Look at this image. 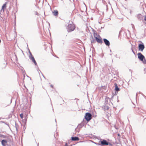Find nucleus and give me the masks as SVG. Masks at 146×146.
I'll return each instance as SVG.
<instances>
[{
    "label": "nucleus",
    "instance_id": "1",
    "mask_svg": "<svg viewBox=\"0 0 146 146\" xmlns=\"http://www.w3.org/2000/svg\"><path fill=\"white\" fill-rule=\"evenodd\" d=\"M137 55L138 59L144 64H146V60L145 56L141 52H138Z\"/></svg>",
    "mask_w": 146,
    "mask_h": 146
},
{
    "label": "nucleus",
    "instance_id": "2",
    "mask_svg": "<svg viewBox=\"0 0 146 146\" xmlns=\"http://www.w3.org/2000/svg\"><path fill=\"white\" fill-rule=\"evenodd\" d=\"M75 25L74 24H69L67 26L66 28L68 33L74 31L75 29Z\"/></svg>",
    "mask_w": 146,
    "mask_h": 146
},
{
    "label": "nucleus",
    "instance_id": "3",
    "mask_svg": "<svg viewBox=\"0 0 146 146\" xmlns=\"http://www.w3.org/2000/svg\"><path fill=\"white\" fill-rule=\"evenodd\" d=\"M92 115L90 112H87L85 113L84 119H85V121L87 123L90 121L92 119L91 117Z\"/></svg>",
    "mask_w": 146,
    "mask_h": 146
},
{
    "label": "nucleus",
    "instance_id": "4",
    "mask_svg": "<svg viewBox=\"0 0 146 146\" xmlns=\"http://www.w3.org/2000/svg\"><path fill=\"white\" fill-rule=\"evenodd\" d=\"M115 89L114 90L115 91V93L112 92V95H115L117 94L118 92L120 91V89L118 87L117 84L115 83L114 84Z\"/></svg>",
    "mask_w": 146,
    "mask_h": 146
},
{
    "label": "nucleus",
    "instance_id": "5",
    "mask_svg": "<svg viewBox=\"0 0 146 146\" xmlns=\"http://www.w3.org/2000/svg\"><path fill=\"white\" fill-rule=\"evenodd\" d=\"M99 142V145L104 146V145H106L107 141L104 139H100Z\"/></svg>",
    "mask_w": 146,
    "mask_h": 146
},
{
    "label": "nucleus",
    "instance_id": "6",
    "mask_svg": "<svg viewBox=\"0 0 146 146\" xmlns=\"http://www.w3.org/2000/svg\"><path fill=\"white\" fill-rule=\"evenodd\" d=\"M140 41L141 43L139 44H138V50L139 51L142 52L145 48V45L141 41Z\"/></svg>",
    "mask_w": 146,
    "mask_h": 146
},
{
    "label": "nucleus",
    "instance_id": "7",
    "mask_svg": "<svg viewBox=\"0 0 146 146\" xmlns=\"http://www.w3.org/2000/svg\"><path fill=\"white\" fill-rule=\"evenodd\" d=\"M87 123V122H86V121L84 119H83L81 123L78 125V127L80 128L84 126H85V127H86V125Z\"/></svg>",
    "mask_w": 146,
    "mask_h": 146
},
{
    "label": "nucleus",
    "instance_id": "8",
    "mask_svg": "<svg viewBox=\"0 0 146 146\" xmlns=\"http://www.w3.org/2000/svg\"><path fill=\"white\" fill-rule=\"evenodd\" d=\"M98 35V37L96 36L95 37V39L98 43L102 44L103 42L102 38L99 35Z\"/></svg>",
    "mask_w": 146,
    "mask_h": 146
},
{
    "label": "nucleus",
    "instance_id": "9",
    "mask_svg": "<svg viewBox=\"0 0 146 146\" xmlns=\"http://www.w3.org/2000/svg\"><path fill=\"white\" fill-rule=\"evenodd\" d=\"M29 59L31 60L32 62H33L35 66H37V62H36L34 56L32 55L31 56H29Z\"/></svg>",
    "mask_w": 146,
    "mask_h": 146
},
{
    "label": "nucleus",
    "instance_id": "10",
    "mask_svg": "<svg viewBox=\"0 0 146 146\" xmlns=\"http://www.w3.org/2000/svg\"><path fill=\"white\" fill-rule=\"evenodd\" d=\"M103 41L104 44L107 46H109L110 45V43L109 40L106 38H104L103 39Z\"/></svg>",
    "mask_w": 146,
    "mask_h": 146
},
{
    "label": "nucleus",
    "instance_id": "11",
    "mask_svg": "<svg viewBox=\"0 0 146 146\" xmlns=\"http://www.w3.org/2000/svg\"><path fill=\"white\" fill-rule=\"evenodd\" d=\"M28 118V114H26L24 116V117L22 119L23 121L25 124L26 125L27 121V119Z\"/></svg>",
    "mask_w": 146,
    "mask_h": 146
},
{
    "label": "nucleus",
    "instance_id": "12",
    "mask_svg": "<svg viewBox=\"0 0 146 146\" xmlns=\"http://www.w3.org/2000/svg\"><path fill=\"white\" fill-rule=\"evenodd\" d=\"M8 143V141L6 139H3L1 140V143L3 146H6Z\"/></svg>",
    "mask_w": 146,
    "mask_h": 146
},
{
    "label": "nucleus",
    "instance_id": "13",
    "mask_svg": "<svg viewBox=\"0 0 146 146\" xmlns=\"http://www.w3.org/2000/svg\"><path fill=\"white\" fill-rule=\"evenodd\" d=\"M136 17L139 20H143V17L141 14H139L137 15Z\"/></svg>",
    "mask_w": 146,
    "mask_h": 146
},
{
    "label": "nucleus",
    "instance_id": "14",
    "mask_svg": "<svg viewBox=\"0 0 146 146\" xmlns=\"http://www.w3.org/2000/svg\"><path fill=\"white\" fill-rule=\"evenodd\" d=\"M71 139L72 141H78L79 140V138L77 136H72L71 137Z\"/></svg>",
    "mask_w": 146,
    "mask_h": 146
},
{
    "label": "nucleus",
    "instance_id": "15",
    "mask_svg": "<svg viewBox=\"0 0 146 146\" xmlns=\"http://www.w3.org/2000/svg\"><path fill=\"white\" fill-rule=\"evenodd\" d=\"M52 13L55 16H57L58 15V11L57 10H54L52 11Z\"/></svg>",
    "mask_w": 146,
    "mask_h": 146
},
{
    "label": "nucleus",
    "instance_id": "16",
    "mask_svg": "<svg viewBox=\"0 0 146 146\" xmlns=\"http://www.w3.org/2000/svg\"><path fill=\"white\" fill-rule=\"evenodd\" d=\"M7 62L5 61V63L3 64L2 67L1 68L3 70L5 69L7 66Z\"/></svg>",
    "mask_w": 146,
    "mask_h": 146
},
{
    "label": "nucleus",
    "instance_id": "17",
    "mask_svg": "<svg viewBox=\"0 0 146 146\" xmlns=\"http://www.w3.org/2000/svg\"><path fill=\"white\" fill-rule=\"evenodd\" d=\"M7 4V2H5L4 4L2 6V9L3 10V12L4 11V9L6 8V5Z\"/></svg>",
    "mask_w": 146,
    "mask_h": 146
},
{
    "label": "nucleus",
    "instance_id": "18",
    "mask_svg": "<svg viewBox=\"0 0 146 146\" xmlns=\"http://www.w3.org/2000/svg\"><path fill=\"white\" fill-rule=\"evenodd\" d=\"M92 31L93 32L94 36V38H95V37H96V36L98 37V35L97 34V33L96 32V31L95 30L93 29Z\"/></svg>",
    "mask_w": 146,
    "mask_h": 146
},
{
    "label": "nucleus",
    "instance_id": "19",
    "mask_svg": "<svg viewBox=\"0 0 146 146\" xmlns=\"http://www.w3.org/2000/svg\"><path fill=\"white\" fill-rule=\"evenodd\" d=\"M0 137H2L3 138H5L7 139H8V136L6 135H4L3 134H0Z\"/></svg>",
    "mask_w": 146,
    "mask_h": 146
},
{
    "label": "nucleus",
    "instance_id": "20",
    "mask_svg": "<svg viewBox=\"0 0 146 146\" xmlns=\"http://www.w3.org/2000/svg\"><path fill=\"white\" fill-rule=\"evenodd\" d=\"M91 38H92V40H91V43H95L96 42V41H95V39H94L93 38V37L92 36V35H91Z\"/></svg>",
    "mask_w": 146,
    "mask_h": 146
},
{
    "label": "nucleus",
    "instance_id": "21",
    "mask_svg": "<svg viewBox=\"0 0 146 146\" xmlns=\"http://www.w3.org/2000/svg\"><path fill=\"white\" fill-rule=\"evenodd\" d=\"M103 108L104 109L105 111H106L109 109V107L108 106L105 105L104 106Z\"/></svg>",
    "mask_w": 146,
    "mask_h": 146
},
{
    "label": "nucleus",
    "instance_id": "22",
    "mask_svg": "<svg viewBox=\"0 0 146 146\" xmlns=\"http://www.w3.org/2000/svg\"><path fill=\"white\" fill-rule=\"evenodd\" d=\"M141 117H143L144 118V119H146V114L143 113L141 115Z\"/></svg>",
    "mask_w": 146,
    "mask_h": 146
},
{
    "label": "nucleus",
    "instance_id": "23",
    "mask_svg": "<svg viewBox=\"0 0 146 146\" xmlns=\"http://www.w3.org/2000/svg\"><path fill=\"white\" fill-rule=\"evenodd\" d=\"M106 87L105 86H102L101 87V89H104L105 90H106Z\"/></svg>",
    "mask_w": 146,
    "mask_h": 146
},
{
    "label": "nucleus",
    "instance_id": "24",
    "mask_svg": "<svg viewBox=\"0 0 146 146\" xmlns=\"http://www.w3.org/2000/svg\"><path fill=\"white\" fill-rule=\"evenodd\" d=\"M131 46H132V47H131V50H132V52H133V54L135 55V56H136V54H135V52L133 50V45L131 44Z\"/></svg>",
    "mask_w": 146,
    "mask_h": 146
},
{
    "label": "nucleus",
    "instance_id": "25",
    "mask_svg": "<svg viewBox=\"0 0 146 146\" xmlns=\"http://www.w3.org/2000/svg\"><path fill=\"white\" fill-rule=\"evenodd\" d=\"M110 145V146H112L113 145V144H112L110 142H109L107 141L106 145Z\"/></svg>",
    "mask_w": 146,
    "mask_h": 146
},
{
    "label": "nucleus",
    "instance_id": "26",
    "mask_svg": "<svg viewBox=\"0 0 146 146\" xmlns=\"http://www.w3.org/2000/svg\"><path fill=\"white\" fill-rule=\"evenodd\" d=\"M20 116L21 119H23V118L24 117L23 113H21V114H20Z\"/></svg>",
    "mask_w": 146,
    "mask_h": 146
},
{
    "label": "nucleus",
    "instance_id": "27",
    "mask_svg": "<svg viewBox=\"0 0 146 146\" xmlns=\"http://www.w3.org/2000/svg\"><path fill=\"white\" fill-rule=\"evenodd\" d=\"M4 123H5V124L6 125H7L8 126V127H9V128L10 129V127L9 126V124L7 122H5V121H4Z\"/></svg>",
    "mask_w": 146,
    "mask_h": 146
},
{
    "label": "nucleus",
    "instance_id": "28",
    "mask_svg": "<svg viewBox=\"0 0 146 146\" xmlns=\"http://www.w3.org/2000/svg\"><path fill=\"white\" fill-rule=\"evenodd\" d=\"M28 50L29 53V56H31V55H32V54L30 50L28 48Z\"/></svg>",
    "mask_w": 146,
    "mask_h": 146
},
{
    "label": "nucleus",
    "instance_id": "29",
    "mask_svg": "<svg viewBox=\"0 0 146 146\" xmlns=\"http://www.w3.org/2000/svg\"><path fill=\"white\" fill-rule=\"evenodd\" d=\"M22 73H23V76H24V79L25 78V74H26L25 72V71H23V72H22Z\"/></svg>",
    "mask_w": 146,
    "mask_h": 146
},
{
    "label": "nucleus",
    "instance_id": "30",
    "mask_svg": "<svg viewBox=\"0 0 146 146\" xmlns=\"http://www.w3.org/2000/svg\"><path fill=\"white\" fill-rule=\"evenodd\" d=\"M92 143H94L96 145H99L98 144H99V142H98V143L95 142L94 141H92Z\"/></svg>",
    "mask_w": 146,
    "mask_h": 146
},
{
    "label": "nucleus",
    "instance_id": "31",
    "mask_svg": "<svg viewBox=\"0 0 146 146\" xmlns=\"http://www.w3.org/2000/svg\"><path fill=\"white\" fill-rule=\"evenodd\" d=\"M102 3L104 5H105L106 4V2L104 0H102Z\"/></svg>",
    "mask_w": 146,
    "mask_h": 146
},
{
    "label": "nucleus",
    "instance_id": "32",
    "mask_svg": "<svg viewBox=\"0 0 146 146\" xmlns=\"http://www.w3.org/2000/svg\"><path fill=\"white\" fill-rule=\"evenodd\" d=\"M35 14L37 16L39 15V14L37 11L35 12Z\"/></svg>",
    "mask_w": 146,
    "mask_h": 146
},
{
    "label": "nucleus",
    "instance_id": "33",
    "mask_svg": "<svg viewBox=\"0 0 146 146\" xmlns=\"http://www.w3.org/2000/svg\"><path fill=\"white\" fill-rule=\"evenodd\" d=\"M131 25H132V28H133V29H135V27H134V25L132 24H131Z\"/></svg>",
    "mask_w": 146,
    "mask_h": 146
},
{
    "label": "nucleus",
    "instance_id": "34",
    "mask_svg": "<svg viewBox=\"0 0 146 146\" xmlns=\"http://www.w3.org/2000/svg\"><path fill=\"white\" fill-rule=\"evenodd\" d=\"M142 95L146 99V96L143 94H142Z\"/></svg>",
    "mask_w": 146,
    "mask_h": 146
},
{
    "label": "nucleus",
    "instance_id": "35",
    "mask_svg": "<svg viewBox=\"0 0 146 146\" xmlns=\"http://www.w3.org/2000/svg\"><path fill=\"white\" fill-rule=\"evenodd\" d=\"M144 20L146 22V15L144 17Z\"/></svg>",
    "mask_w": 146,
    "mask_h": 146
},
{
    "label": "nucleus",
    "instance_id": "36",
    "mask_svg": "<svg viewBox=\"0 0 146 146\" xmlns=\"http://www.w3.org/2000/svg\"><path fill=\"white\" fill-rule=\"evenodd\" d=\"M64 146H68V143H66L65 144Z\"/></svg>",
    "mask_w": 146,
    "mask_h": 146
},
{
    "label": "nucleus",
    "instance_id": "37",
    "mask_svg": "<svg viewBox=\"0 0 146 146\" xmlns=\"http://www.w3.org/2000/svg\"><path fill=\"white\" fill-rule=\"evenodd\" d=\"M9 140V141H11V138H9V137L8 136V139H7Z\"/></svg>",
    "mask_w": 146,
    "mask_h": 146
},
{
    "label": "nucleus",
    "instance_id": "38",
    "mask_svg": "<svg viewBox=\"0 0 146 146\" xmlns=\"http://www.w3.org/2000/svg\"><path fill=\"white\" fill-rule=\"evenodd\" d=\"M4 123V121H0V123Z\"/></svg>",
    "mask_w": 146,
    "mask_h": 146
},
{
    "label": "nucleus",
    "instance_id": "39",
    "mask_svg": "<svg viewBox=\"0 0 146 146\" xmlns=\"http://www.w3.org/2000/svg\"><path fill=\"white\" fill-rule=\"evenodd\" d=\"M50 86L51 88H53V86L51 84L50 85Z\"/></svg>",
    "mask_w": 146,
    "mask_h": 146
},
{
    "label": "nucleus",
    "instance_id": "40",
    "mask_svg": "<svg viewBox=\"0 0 146 146\" xmlns=\"http://www.w3.org/2000/svg\"><path fill=\"white\" fill-rule=\"evenodd\" d=\"M12 102V99H11L10 103L9 104H10Z\"/></svg>",
    "mask_w": 146,
    "mask_h": 146
},
{
    "label": "nucleus",
    "instance_id": "41",
    "mask_svg": "<svg viewBox=\"0 0 146 146\" xmlns=\"http://www.w3.org/2000/svg\"><path fill=\"white\" fill-rule=\"evenodd\" d=\"M15 127H16V131H18V129L17 128V127H16V125Z\"/></svg>",
    "mask_w": 146,
    "mask_h": 146
},
{
    "label": "nucleus",
    "instance_id": "42",
    "mask_svg": "<svg viewBox=\"0 0 146 146\" xmlns=\"http://www.w3.org/2000/svg\"><path fill=\"white\" fill-rule=\"evenodd\" d=\"M106 7H107V11L108 9V5H106Z\"/></svg>",
    "mask_w": 146,
    "mask_h": 146
},
{
    "label": "nucleus",
    "instance_id": "43",
    "mask_svg": "<svg viewBox=\"0 0 146 146\" xmlns=\"http://www.w3.org/2000/svg\"><path fill=\"white\" fill-rule=\"evenodd\" d=\"M139 93L140 94H141V95H142V94H143L140 91H139Z\"/></svg>",
    "mask_w": 146,
    "mask_h": 146
},
{
    "label": "nucleus",
    "instance_id": "44",
    "mask_svg": "<svg viewBox=\"0 0 146 146\" xmlns=\"http://www.w3.org/2000/svg\"><path fill=\"white\" fill-rule=\"evenodd\" d=\"M3 10L2 9H1V10L0 11V14H1V12H2V10Z\"/></svg>",
    "mask_w": 146,
    "mask_h": 146
},
{
    "label": "nucleus",
    "instance_id": "45",
    "mask_svg": "<svg viewBox=\"0 0 146 146\" xmlns=\"http://www.w3.org/2000/svg\"><path fill=\"white\" fill-rule=\"evenodd\" d=\"M129 71L131 72V73H132V70L131 69H129Z\"/></svg>",
    "mask_w": 146,
    "mask_h": 146
},
{
    "label": "nucleus",
    "instance_id": "46",
    "mask_svg": "<svg viewBox=\"0 0 146 146\" xmlns=\"http://www.w3.org/2000/svg\"><path fill=\"white\" fill-rule=\"evenodd\" d=\"M42 73V76H43V77H44L45 78V77H44V76L43 75V74L42 73Z\"/></svg>",
    "mask_w": 146,
    "mask_h": 146
},
{
    "label": "nucleus",
    "instance_id": "47",
    "mask_svg": "<svg viewBox=\"0 0 146 146\" xmlns=\"http://www.w3.org/2000/svg\"><path fill=\"white\" fill-rule=\"evenodd\" d=\"M3 119V118L1 117H0V120L1 119Z\"/></svg>",
    "mask_w": 146,
    "mask_h": 146
},
{
    "label": "nucleus",
    "instance_id": "48",
    "mask_svg": "<svg viewBox=\"0 0 146 146\" xmlns=\"http://www.w3.org/2000/svg\"><path fill=\"white\" fill-rule=\"evenodd\" d=\"M117 54H116V55H115V57H117Z\"/></svg>",
    "mask_w": 146,
    "mask_h": 146
},
{
    "label": "nucleus",
    "instance_id": "49",
    "mask_svg": "<svg viewBox=\"0 0 146 146\" xmlns=\"http://www.w3.org/2000/svg\"><path fill=\"white\" fill-rule=\"evenodd\" d=\"M137 93H136V97H137Z\"/></svg>",
    "mask_w": 146,
    "mask_h": 146
},
{
    "label": "nucleus",
    "instance_id": "50",
    "mask_svg": "<svg viewBox=\"0 0 146 146\" xmlns=\"http://www.w3.org/2000/svg\"><path fill=\"white\" fill-rule=\"evenodd\" d=\"M76 100H79V99H77L75 98V100H76Z\"/></svg>",
    "mask_w": 146,
    "mask_h": 146
},
{
    "label": "nucleus",
    "instance_id": "51",
    "mask_svg": "<svg viewBox=\"0 0 146 146\" xmlns=\"http://www.w3.org/2000/svg\"><path fill=\"white\" fill-rule=\"evenodd\" d=\"M26 76H27V77H29V76L27 75H26Z\"/></svg>",
    "mask_w": 146,
    "mask_h": 146
},
{
    "label": "nucleus",
    "instance_id": "52",
    "mask_svg": "<svg viewBox=\"0 0 146 146\" xmlns=\"http://www.w3.org/2000/svg\"><path fill=\"white\" fill-rule=\"evenodd\" d=\"M98 138V140H100V139H101L100 137L99 138Z\"/></svg>",
    "mask_w": 146,
    "mask_h": 146
},
{
    "label": "nucleus",
    "instance_id": "53",
    "mask_svg": "<svg viewBox=\"0 0 146 146\" xmlns=\"http://www.w3.org/2000/svg\"><path fill=\"white\" fill-rule=\"evenodd\" d=\"M118 136H119V135H120V134H118V135H117Z\"/></svg>",
    "mask_w": 146,
    "mask_h": 146
},
{
    "label": "nucleus",
    "instance_id": "54",
    "mask_svg": "<svg viewBox=\"0 0 146 146\" xmlns=\"http://www.w3.org/2000/svg\"><path fill=\"white\" fill-rule=\"evenodd\" d=\"M55 121L56 122V119H55Z\"/></svg>",
    "mask_w": 146,
    "mask_h": 146
},
{
    "label": "nucleus",
    "instance_id": "55",
    "mask_svg": "<svg viewBox=\"0 0 146 146\" xmlns=\"http://www.w3.org/2000/svg\"><path fill=\"white\" fill-rule=\"evenodd\" d=\"M29 78H30V80H31V77H29Z\"/></svg>",
    "mask_w": 146,
    "mask_h": 146
},
{
    "label": "nucleus",
    "instance_id": "56",
    "mask_svg": "<svg viewBox=\"0 0 146 146\" xmlns=\"http://www.w3.org/2000/svg\"><path fill=\"white\" fill-rule=\"evenodd\" d=\"M110 51L111 52V50H110Z\"/></svg>",
    "mask_w": 146,
    "mask_h": 146
},
{
    "label": "nucleus",
    "instance_id": "57",
    "mask_svg": "<svg viewBox=\"0 0 146 146\" xmlns=\"http://www.w3.org/2000/svg\"><path fill=\"white\" fill-rule=\"evenodd\" d=\"M119 100H117V102H119Z\"/></svg>",
    "mask_w": 146,
    "mask_h": 146
},
{
    "label": "nucleus",
    "instance_id": "58",
    "mask_svg": "<svg viewBox=\"0 0 146 146\" xmlns=\"http://www.w3.org/2000/svg\"><path fill=\"white\" fill-rule=\"evenodd\" d=\"M15 56H16V57L17 58V56H16V55H15Z\"/></svg>",
    "mask_w": 146,
    "mask_h": 146
},
{
    "label": "nucleus",
    "instance_id": "59",
    "mask_svg": "<svg viewBox=\"0 0 146 146\" xmlns=\"http://www.w3.org/2000/svg\"><path fill=\"white\" fill-rule=\"evenodd\" d=\"M64 44V42H63V44Z\"/></svg>",
    "mask_w": 146,
    "mask_h": 146
},
{
    "label": "nucleus",
    "instance_id": "60",
    "mask_svg": "<svg viewBox=\"0 0 146 146\" xmlns=\"http://www.w3.org/2000/svg\"><path fill=\"white\" fill-rule=\"evenodd\" d=\"M88 126H89V124L87 125Z\"/></svg>",
    "mask_w": 146,
    "mask_h": 146
},
{
    "label": "nucleus",
    "instance_id": "61",
    "mask_svg": "<svg viewBox=\"0 0 146 146\" xmlns=\"http://www.w3.org/2000/svg\"><path fill=\"white\" fill-rule=\"evenodd\" d=\"M110 55H111V54H110Z\"/></svg>",
    "mask_w": 146,
    "mask_h": 146
},
{
    "label": "nucleus",
    "instance_id": "62",
    "mask_svg": "<svg viewBox=\"0 0 146 146\" xmlns=\"http://www.w3.org/2000/svg\"><path fill=\"white\" fill-rule=\"evenodd\" d=\"M49 25H50V23H49Z\"/></svg>",
    "mask_w": 146,
    "mask_h": 146
},
{
    "label": "nucleus",
    "instance_id": "63",
    "mask_svg": "<svg viewBox=\"0 0 146 146\" xmlns=\"http://www.w3.org/2000/svg\"><path fill=\"white\" fill-rule=\"evenodd\" d=\"M25 127V125H24V127Z\"/></svg>",
    "mask_w": 146,
    "mask_h": 146
},
{
    "label": "nucleus",
    "instance_id": "64",
    "mask_svg": "<svg viewBox=\"0 0 146 146\" xmlns=\"http://www.w3.org/2000/svg\"><path fill=\"white\" fill-rule=\"evenodd\" d=\"M37 146H38V145Z\"/></svg>",
    "mask_w": 146,
    "mask_h": 146
}]
</instances>
